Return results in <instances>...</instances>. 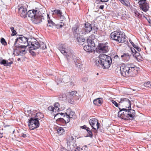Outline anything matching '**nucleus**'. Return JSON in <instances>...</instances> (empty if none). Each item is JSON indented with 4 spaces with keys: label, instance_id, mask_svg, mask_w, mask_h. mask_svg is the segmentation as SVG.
Wrapping results in <instances>:
<instances>
[{
    "label": "nucleus",
    "instance_id": "f257e3e1",
    "mask_svg": "<svg viewBox=\"0 0 151 151\" xmlns=\"http://www.w3.org/2000/svg\"><path fill=\"white\" fill-rule=\"evenodd\" d=\"M112 59L111 57L104 54L99 55L94 62L95 64L97 66L101 65L104 69L109 68L112 63Z\"/></svg>",
    "mask_w": 151,
    "mask_h": 151
},
{
    "label": "nucleus",
    "instance_id": "f03ea898",
    "mask_svg": "<svg viewBox=\"0 0 151 151\" xmlns=\"http://www.w3.org/2000/svg\"><path fill=\"white\" fill-rule=\"evenodd\" d=\"M134 65L129 64L122 65L120 67L121 74L122 76L126 78L133 77L136 71Z\"/></svg>",
    "mask_w": 151,
    "mask_h": 151
},
{
    "label": "nucleus",
    "instance_id": "7ed1b4c3",
    "mask_svg": "<svg viewBox=\"0 0 151 151\" xmlns=\"http://www.w3.org/2000/svg\"><path fill=\"white\" fill-rule=\"evenodd\" d=\"M135 115V110L132 109L131 107L125 109L120 108V111L118 113L119 117L124 119L129 118V119L132 120L134 118Z\"/></svg>",
    "mask_w": 151,
    "mask_h": 151
},
{
    "label": "nucleus",
    "instance_id": "20e7f679",
    "mask_svg": "<svg viewBox=\"0 0 151 151\" xmlns=\"http://www.w3.org/2000/svg\"><path fill=\"white\" fill-rule=\"evenodd\" d=\"M119 108L120 109H126L131 107V102L130 100L127 98H122L120 99L119 102Z\"/></svg>",
    "mask_w": 151,
    "mask_h": 151
},
{
    "label": "nucleus",
    "instance_id": "39448f33",
    "mask_svg": "<svg viewBox=\"0 0 151 151\" xmlns=\"http://www.w3.org/2000/svg\"><path fill=\"white\" fill-rule=\"evenodd\" d=\"M28 125L30 129L33 130L39 127L40 123L39 120L32 117L29 120Z\"/></svg>",
    "mask_w": 151,
    "mask_h": 151
},
{
    "label": "nucleus",
    "instance_id": "423d86ee",
    "mask_svg": "<svg viewBox=\"0 0 151 151\" xmlns=\"http://www.w3.org/2000/svg\"><path fill=\"white\" fill-rule=\"evenodd\" d=\"M47 16L48 19L47 20L48 23L47 24V26L48 27H50V28L55 27L57 29H59L62 28L64 25V24L63 22H61L60 24H56L50 19L48 14H47Z\"/></svg>",
    "mask_w": 151,
    "mask_h": 151
},
{
    "label": "nucleus",
    "instance_id": "0eeeda50",
    "mask_svg": "<svg viewBox=\"0 0 151 151\" xmlns=\"http://www.w3.org/2000/svg\"><path fill=\"white\" fill-rule=\"evenodd\" d=\"M91 24H85L84 28L83 29L84 32H81L82 34H85L86 32H89L91 31L92 33H95V32L97 31V28L96 27H93Z\"/></svg>",
    "mask_w": 151,
    "mask_h": 151
},
{
    "label": "nucleus",
    "instance_id": "6e6552de",
    "mask_svg": "<svg viewBox=\"0 0 151 151\" xmlns=\"http://www.w3.org/2000/svg\"><path fill=\"white\" fill-rule=\"evenodd\" d=\"M139 6L140 9L146 12L149 8V4L146 1V0H140L138 1Z\"/></svg>",
    "mask_w": 151,
    "mask_h": 151
},
{
    "label": "nucleus",
    "instance_id": "1a4fd4ad",
    "mask_svg": "<svg viewBox=\"0 0 151 151\" xmlns=\"http://www.w3.org/2000/svg\"><path fill=\"white\" fill-rule=\"evenodd\" d=\"M89 123L92 129L95 130V132L96 133L100 125V124L98 122L97 119L95 118L91 119L89 120Z\"/></svg>",
    "mask_w": 151,
    "mask_h": 151
},
{
    "label": "nucleus",
    "instance_id": "9d476101",
    "mask_svg": "<svg viewBox=\"0 0 151 151\" xmlns=\"http://www.w3.org/2000/svg\"><path fill=\"white\" fill-rule=\"evenodd\" d=\"M65 47V46L64 45L61 44L59 47V49L62 54L67 57L68 60L69 56L70 57L69 59H70V56H72L73 57V56H74V55L70 54L69 52V50Z\"/></svg>",
    "mask_w": 151,
    "mask_h": 151
},
{
    "label": "nucleus",
    "instance_id": "9b49d317",
    "mask_svg": "<svg viewBox=\"0 0 151 151\" xmlns=\"http://www.w3.org/2000/svg\"><path fill=\"white\" fill-rule=\"evenodd\" d=\"M107 43H99L98 46V49L100 52L106 53L108 52L109 48L107 45Z\"/></svg>",
    "mask_w": 151,
    "mask_h": 151
},
{
    "label": "nucleus",
    "instance_id": "f8f14e48",
    "mask_svg": "<svg viewBox=\"0 0 151 151\" xmlns=\"http://www.w3.org/2000/svg\"><path fill=\"white\" fill-rule=\"evenodd\" d=\"M33 9L30 10L28 12L27 15L29 17H30L31 20L32 21H33L34 19H35V17L36 16H37V14H39L38 10L36 9Z\"/></svg>",
    "mask_w": 151,
    "mask_h": 151
},
{
    "label": "nucleus",
    "instance_id": "ddd939ff",
    "mask_svg": "<svg viewBox=\"0 0 151 151\" xmlns=\"http://www.w3.org/2000/svg\"><path fill=\"white\" fill-rule=\"evenodd\" d=\"M19 14L20 16L24 18L27 16V10L26 7L24 6H21L18 8Z\"/></svg>",
    "mask_w": 151,
    "mask_h": 151
},
{
    "label": "nucleus",
    "instance_id": "4468645a",
    "mask_svg": "<svg viewBox=\"0 0 151 151\" xmlns=\"http://www.w3.org/2000/svg\"><path fill=\"white\" fill-rule=\"evenodd\" d=\"M17 42L22 44H26V45L28 46V43L29 41H28L27 38L21 35L19 38H17Z\"/></svg>",
    "mask_w": 151,
    "mask_h": 151
},
{
    "label": "nucleus",
    "instance_id": "2eb2a0df",
    "mask_svg": "<svg viewBox=\"0 0 151 151\" xmlns=\"http://www.w3.org/2000/svg\"><path fill=\"white\" fill-rule=\"evenodd\" d=\"M27 46L25 45H18L16 46V47L19 49L18 52H19V54L20 55L24 54L26 53L25 50Z\"/></svg>",
    "mask_w": 151,
    "mask_h": 151
},
{
    "label": "nucleus",
    "instance_id": "dca6fc26",
    "mask_svg": "<svg viewBox=\"0 0 151 151\" xmlns=\"http://www.w3.org/2000/svg\"><path fill=\"white\" fill-rule=\"evenodd\" d=\"M28 46L29 47L33 48L34 49H36L39 48L40 47V43L37 41L34 42L30 41L28 43Z\"/></svg>",
    "mask_w": 151,
    "mask_h": 151
},
{
    "label": "nucleus",
    "instance_id": "f3484780",
    "mask_svg": "<svg viewBox=\"0 0 151 151\" xmlns=\"http://www.w3.org/2000/svg\"><path fill=\"white\" fill-rule=\"evenodd\" d=\"M25 115L29 117L32 118L35 117L36 111L33 109H28L27 112H25Z\"/></svg>",
    "mask_w": 151,
    "mask_h": 151
},
{
    "label": "nucleus",
    "instance_id": "a211bd4d",
    "mask_svg": "<svg viewBox=\"0 0 151 151\" xmlns=\"http://www.w3.org/2000/svg\"><path fill=\"white\" fill-rule=\"evenodd\" d=\"M37 14V16L35 17V19L33 20L34 22H35L37 24L40 23L41 22H42L44 19V17L43 15H40V13Z\"/></svg>",
    "mask_w": 151,
    "mask_h": 151
},
{
    "label": "nucleus",
    "instance_id": "6ab92c4d",
    "mask_svg": "<svg viewBox=\"0 0 151 151\" xmlns=\"http://www.w3.org/2000/svg\"><path fill=\"white\" fill-rule=\"evenodd\" d=\"M95 40V35H92L89 36L87 39V41L88 44L91 45L93 46H95V45L94 41Z\"/></svg>",
    "mask_w": 151,
    "mask_h": 151
},
{
    "label": "nucleus",
    "instance_id": "aec40b11",
    "mask_svg": "<svg viewBox=\"0 0 151 151\" xmlns=\"http://www.w3.org/2000/svg\"><path fill=\"white\" fill-rule=\"evenodd\" d=\"M59 115H63V117L65 122V124L68 123L70 121V119H71L70 117H69L66 114H65V113H57L54 116L55 119V118L57 117V116Z\"/></svg>",
    "mask_w": 151,
    "mask_h": 151
},
{
    "label": "nucleus",
    "instance_id": "412c9836",
    "mask_svg": "<svg viewBox=\"0 0 151 151\" xmlns=\"http://www.w3.org/2000/svg\"><path fill=\"white\" fill-rule=\"evenodd\" d=\"M118 40L116 41L122 43L125 41V34L122 32H120V34L118 37Z\"/></svg>",
    "mask_w": 151,
    "mask_h": 151
},
{
    "label": "nucleus",
    "instance_id": "4be33fe9",
    "mask_svg": "<svg viewBox=\"0 0 151 151\" xmlns=\"http://www.w3.org/2000/svg\"><path fill=\"white\" fill-rule=\"evenodd\" d=\"M72 30L73 35L75 37H78L79 35V29L77 25H75L72 28Z\"/></svg>",
    "mask_w": 151,
    "mask_h": 151
},
{
    "label": "nucleus",
    "instance_id": "5701e85b",
    "mask_svg": "<svg viewBox=\"0 0 151 151\" xmlns=\"http://www.w3.org/2000/svg\"><path fill=\"white\" fill-rule=\"evenodd\" d=\"M120 32L117 31H115L112 32L110 35L111 38L112 40L116 41L118 40V37L120 34Z\"/></svg>",
    "mask_w": 151,
    "mask_h": 151
},
{
    "label": "nucleus",
    "instance_id": "b1692460",
    "mask_svg": "<svg viewBox=\"0 0 151 151\" xmlns=\"http://www.w3.org/2000/svg\"><path fill=\"white\" fill-rule=\"evenodd\" d=\"M132 12L134 13L135 17H138L139 18H141L142 17V14L143 13L142 12V14H141L138 11V9H137L136 8H133L132 9Z\"/></svg>",
    "mask_w": 151,
    "mask_h": 151
},
{
    "label": "nucleus",
    "instance_id": "393cba45",
    "mask_svg": "<svg viewBox=\"0 0 151 151\" xmlns=\"http://www.w3.org/2000/svg\"><path fill=\"white\" fill-rule=\"evenodd\" d=\"M95 46H92L91 45L88 44V45L84 46V50L87 52H91L93 51V47Z\"/></svg>",
    "mask_w": 151,
    "mask_h": 151
},
{
    "label": "nucleus",
    "instance_id": "a878e982",
    "mask_svg": "<svg viewBox=\"0 0 151 151\" xmlns=\"http://www.w3.org/2000/svg\"><path fill=\"white\" fill-rule=\"evenodd\" d=\"M74 62L76 67L81 69V68L82 66V65L81 64V62L80 59L79 58H76Z\"/></svg>",
    "mask_w": 151,
    "mask_h": 151
},
{
    "label": "nucleus",
    "instance_id": "bb28decb",
    "mask_svg": "<svg viewBox=\"0 0 151 151\" xmlns=\"http://www.w3.org/2000/svg\"><path fill=\"white\" fill-rule=\"evenodd\" d=\"M13 63V62L11 61L8 62L6 60L2 59H0V64L3 65L5 66H9Z\"/></svg>",
    "mask_w": 151,
    "mask_h": 151
},
{
    "label": "nucleus",
    "instance_id": "cd10ccee",
    "mask_svg": "<svg viewBox=\"0 0 151 151\" xmlns=\"http://www.w3.org/2000/svg\"><path fill=\"white\" fill-rule=\"evenodd\" d=\"M122 59L124 61H128L130 59V56L128 53H125L121 55Z\"/></svg>",
    "mask_w": 151,
    "mask_h": 151
},
{
    "label": "nucleus",
    "instance_id": "c85d7f7f",
    "mask_svg": "<svg viewBox=\"0 0 151 151\" xmlns=\"http://www.w3.org/2000/svg\"><path fill=\"white\" fill-rule=\"evenodd\" d=\"M131 51L132 52L133 55L136 58H141V56L140 55V53L139 52H137L135 49L134 48H131Z\"/></svg>",
    "mask_w": 151,
    "mask_h": 151
},
{
    "label": "nucleus",
    "instance_id": "c756f323",
    "mask_svg": "<svg viewBox=\"0 0 151 151\" xmlns=\"http://www.w3.org/2000/svg\"><path fill=\"white\" fill-rule=\"evenodd\" d=\"M102 100L101 98H98L94 99L93 101V104L99 106L102 103Z\"/></svg>",
    "mask_w": 151,
    "mask_h": 151
},
{
    "label": "nucleus",
    "instance_id": "7c9ffc66",
    "mask_svg": "<svg viewBox=\"0 0 151 151\" xmlns=\"http://www.w3.org/2000/svg\"><path fill=\"white\" fill-rule=\"evenodd\" d=\"M17 42V38H13L12 39H10L9 40V43L11 45H13L15 46V47H16V46H17L18 45Z\"/></svg>",
    "mask_w": 151,
    "mask_h": 151
},
{
    "label": "nucleus",
    "instance_id": "2f4dec72",
    "mask_svg": "<svg viewBox=\"0 0 151 151\" xmlns=\"http://www.w3.org/2000/svg\"><path fill=\"white\" fill-rule=\"evenodd\" d=\"M65 114H66L67 115L69 116V117H70L71 118H73V116L74 115L75 113L73 111L70 109H68L65 113Z\"/></svg>",
    "mask_w": 151,
    "mask_h": 151
},
{
    "label": "nucleus",
    "instance_id": "473e14b6",
    "mask_svg": "<svg viewBox=\"0 0 151 151\" xmlns=\"http://www.w3.org/2000/svg\"><path fill=\"white\" fill-rule=\"evenodd\" d=\"M44 117L43 114L41 113H36L35 118L38 120H40Z\"/></svg>",
    "mask_w": 151,
    "mask_h": 151
},
{
    "label": "nucleus",
    "instance_id": "72a5a7b5",
    "mask_svg": "<svg viewBox=\"0 0 151 151\" xmlns=\"http://www.w3.org/2000/svg\"><path fill=\"white\" fill-rule=\"evenodd\" d=\"M119 0L122 4L126 6H130V2L128 0Z\"/></svg>",
    "mask_w": 151,
    "mask_h": 151
},
{
    "label": "nucleus",
    "instance_id": "f704fd0d",
    "mask_svg": "<svg viewBox=\"0 0 151 151\" xmlns=\"http://www.w3.org/2000/svg\"><path fill=\"white\" fill-rule=\"evenodd\" d=\"M62 79L63 82L67 83L70 81V77L67 75H65L63 76Z\"/></svg>",
    "mask_w": 151,
    "mask_h": 151
},
{
    "label": "nucleus",
    "instance_id": "c9c22d12",
    "mask_svg": "<svg viewBox=\"0 0 151 151\" xmlns=\"http://www.w3.org/2000/svg\"><path fill=\"white\" fill-rule=\"evenodd\" d=\"M129 42L136 49L135 50H137L138 52H140L141 51V49L137 45L134 44L131 40H130Z\"/></svg>",
    "mask_w": 151,
    "mask_h": 151
},
{
    "label": "nucleus",
    "instance_id": "e433bc0d",
    "mask_svg": "<svg viewBox=\"0 0 151 151\" xmlns=\"http://www.w3.org/2000/svg\"><path fill=\"white\" fill-rule=\"evenodd\" d=\"M57 132L59 134L61 135L64 132V130L62 127H58L57 129Z\"/></svg>",
    "mask_w": 151,
    "mask_h": 151
},
{
    "label": "nucleus",
    "instance_id": "4c0bfd02",
    "mask_svg": "<svg viewBox=\"0 0 151 151\" xmlns=\"http://www.w3.org/2000/svg\"><path fill=\"white\" fill-rule=\"evenodd\" d=\"M144 86L147 88H151V82L147 81L144 84Z\"/></svg>",
    "mask_w": 151,
    "mask_h": 151
},
{
    "label": "nucleus",
    "instance_id": "58836bf2",
    "mask_svg": "<svg viewBox=\"0 0 151 151\" xmlns=\"http://www.w3.org/2000/svg\"><path fill=\"white\" fill-rule=\"evenodd\" d=\"M76 40L78 42H84L85 40L84 38L82 37H78L76 39Z\"/></svg>",
    "mask_w": 151,
    "mask_h": 151
},
{
    "label": "nucleus",
    "instance_id": "ea45409f",
    "mask_svg": "<svg viewBox=\"0 0 151 151\" xmlns=\"http://www.w3.org/2000/svg\"><path fill=\"white\" fill-rule=\"evenodd\" d=\"M86 131L88 132V135L87 136L91 138L92 137L93 134L91 131L90 130V129H87Z\"/></svg>",
    "mask_w": 151,
    "mask_h": 151
},
{
    "label": "nucleus",
    "instance_id": "a19ab883",
    "mask_svg": "<svg viewBox=\"0 0 151 151\" xmlns=\"http://www.w3.org/2000/svg\"><path fill=\"white\" fill-rule=\"evenodd\" d=\"M40 47L42 49H45L46 48L45 44L43 42H42L40 44Z\"/></svg>",
    "mask_w": 151,
    "mask_h": 151
},
{
    "label": "nucleus",
    "instance_id": "79ce46f5",
    "mask_svg": "<svg viewBox=\"0 0 151 151\" xmlns=\"http://www.w3.org/2000/svg\"><path fill=\"white\" fill-rule=\"evenodd\" d=\"M10 29L12 32L11 35L12 36L15 35L17 34V32L14 29V27H10Z\"/></svg>",
    "mask_w": 151,
    "mask_h": 151
},
{
    "label": "nucleus",
    "instance_id": "37998d69",
    "mask_svg": "<svg viewBox=\"0 0 151 151\" xmlns=\"http://www.w3.org/2000/svg\"><path fill=\"white\" fill-rule=\"evenodd\" d=\"M53 12L55 13L56 14H58L60 16H62V13L60 10H54Z\"/></svg>",
    "mask_w": 151,
    "mask_h": 151
},
{
    "label": "nucleus",
    "instance_id": "c03bdc74",
    "mask_svg": "<svg viewBox=\"0 0 151 151\" xmlns=\"http://www.w3.org/2000/svg\"><path fill=\"white\" fill-rule=\"evenodd\" d=\"M1 42L2 45L5 46L7 45V42L3 38H1Z\"/></svg>",
    "mask_w": 151,
    "mask_h": 151
},
{
    "label": "nucleus",
    "instance_id": "a18cd8bd",
    "mask_svg": "<svg viewBox=\"0 0 151 151\" xmlns=\"http://www.w3.org/2000/svg\"><path fill=\"white\" fill-rule=\"evenodd\" d=\"M111 102L115 106L117 107H118L119 109V104H118L116 101L114 100L111 101Z\"/></svg>",
    "mask_w": 151,
    "mask_h": 151
},
{
    "label": "nucleus",
    "instance_id": "49530a36",
    "mask_svg": "<svg viewBox=\"0 0 151 151\" xmlns=\"http://www.w3.org/2000/svg\"><path fill=\"white\" fill-rule=\"evenodd\" d=\"M57 122H60L63 123H65V122L63 118H59L57 119Z\"/></svg>",
    "mask_w": 151,
    "mask_h": 151
},
{
    "label": "nucleus",
    "instance_id": "de8ad7c7",
    "mask_svg": "<svg viewBox=\"0 0 151 151\" xmlns=\"http://www.w3.org/2000/svg\"><path fill=\"white\" fill-rule=\"evenodd\" d=\"M60 99L63 100L66 99V96L65 94H63L59 97Z\"/></svg>",
    "mask_w": 151,
    "mask_h": 151
},
{
    "label": "nucleus",
    "instance_id": "09e8293b",
    "mask_svg": "<svg viewBox=\"0 0 151 151\" xmlns=\"http://www.w3.org/2000/svg\"><path fill=\"white\" fill-rule=\"evenodd\" d=\"M74 139V138L72 136H70L69 137V140H68V142L69 143H70V142L73 141Z\"/></svg>",
    "mask_w": 151,
    "mask_h": 151
},
{
    "label": "nucleus",
    "instance_id": "8fccbe9b",
    "mask_svg": "<svg viewBox=\"0 0 151 151\" xmlns=\"http://www.w3.org/2000/svg\"><path fill=\"white\" fill-rule=\"evenodd\" d=\"M62 81L63 80L62 79H61L60 78H57V79L56 80V81L57 82V84H58L59 83H60L62 82Z\"/></svg>",
    "mask_w": 151,
    "mask_h": 151
},
{
    "label": "nucleus",
    "instance_id": "3c124183",
    "mask_svg": "<svg viewBox=\"0 0 151 151\" xmlns=\"http://www.w3.org/2000/svg\"><path fill=\"white\" fill-rule=\"evenodd\" d=\"M127 17V15L126 14H125V13H123L122 14V15L121 18L122 19H125Z\"/></svg>",
    "mask_w": 151,
    "mask_h": 151
},
{
    "label": "nucleus",
    "instance_id": "603ef678",
    "mask_svg": "<svg viewBox=\"0 0 151 151\" xmlns=\"http://www.w3.org/2000/svg\"><path fill=\"white\" fill-rule=\"evenodd\" d=\"M69 93L70 95L72 96H73L76 95L77 93V91H73L70 92H69Z\"/></svg>",
    "mask_w": 151,
    "mask_h": 151
},
{
    "label": "nucleus",
    "instance_id": "864d4df0",
    "mask_svg": "<svg viewBox=\"0 0 151 151\" xmlns=\"http://www.w3.org/2000/svg\"><path fill=\"white\" fill-rule=\"evenodd\" d=\"M48 110L50 111H53L54 112V107L52 106H49L48 108Z\"/></svg>",
    "mask_w": 151,
    "mask_h": 151
},
{
    "label": "nucleus",
    "instance_id": "5fc2aeb1",
    "mask_svg": "<svg viewBox=\"0 0 151 151\" xmlns=\"http://www.w3.org/2000/svg\"><path fill=\"white\" fill-rule=\"evenodd\" d=\"M81 128L83 129H85L87 130V129H89V128L86 127V125H84L83 126H81Z\"/></svg>",
    "mask_w": 151,
    "mask_h": 151
},
{
    "label": "nucleus",
    "instance_id": "6e6d98bb",
    "mask_svg": "<svg viewBox=\"0 0 151 151\" xmlns=\"http://www.w3.org/2000/svg\"><path fill=\"white\" fill-rule=\"evenodd\" d=\"M68 101L69 103L71 104H73L74 103L73 100L72 98H70L69 99L68 98Z\"/></svg>",
    "mask_w": 151,
    "mask_h": 151
},
{
    "label": "nucleus",
    "instance_id": "4d7b16f0",
    "mask_svg": "<svg viewBox=\"0 0 151 151\" xmlns=\"http://www.w3.org/2000/svg\"><path fill=\"white\" fill-rule=\"evenodd\" d=\"M88 78L86 77H84L82 79V81L84 82H87L88 81Z\"/></svg>",
    "mask_w": 151,
    "mask_h": 151
},
{
    "label": "nucleus",
    "instance_id": "13d9d810",
    "mask_svg": "<svg viewBox=\"0 0 151 151\" xmlns=\"http://www.w3.org/2000/svg\"><path fill=\"white\" fill-rule=\"evenodd\" d=\"M30 53L33 56L35 55V52H34L32 50H29Z\"/></svg>",
    "mask_w": 151,
    "mask_h": 151
},
{
    "label": "nucleus",
    "instance_id": "bf43d9fd",
    "mask_svg": "<svg viewBox=\"0 0 151 151\" xmlns=\"http://www.w3.org/2000/svg\"><path fill=\"white\" fill-rule=\"evenodd\" d=\"M54 111L56 112V111H58L59 110V107H54Z\"/></svg>",
    "mask_w": 151,
    "mask_h": 151
},
{
    "label": "nucleus",
    "instance_id": "052dcab7",
    "mask_svg": "<svg viewBox=\"0 0 151 151\" xmlns=\"http://www.w3.org/2000/svg\"><path fill=\"white\" fill-rule=\"evenodd\" d=\"M98 1H99V2H107L109 0H96Z\"/></svg>",
    "mask_w": 151,
    "mask_h": 151
},
{
    "label": "nucleus",
    "instance_id": "680f3d73",
    "mask_svg": "<svg viewBox=\"0 0 151 151\" xmlns=\"http://www.w3.org/2000/svg\"><path fill=\"white\" fill-rule=\"evenodd\" d=\"M54 106L55 107H59L60 105L58 103H55Z\"/></svg>",
    "mask_w": 151,
    "mask_h": 151
},
{
    "label": "nucleus",
    "instance_id": "e2e57ef3",
    "mask_svg": "<svg viewBox=\"0 0 151 151\" xmlns=\"http://www.w3.org/2000/svg\"><path fill=\"white\" fill-rule=\"evenodd\" d=\"M61 151H68L67 149L64 147H63L61 149Z\"/></svg>",
    "mask_w": 151,
    "mask_h": 151
},
{
    "label": "nucleus",
    "instance_id": "0e129e2a",
    "mask_svg": "<svg viewBox=\"0 0 151 151\" xmlns=\"http://www.w3.org/2000/svg\"><path fill=\"white\" fill-rule=\"evenodd\" d=\"M21 136H22L24 138L27 137V135L26 134L22 133V134H21Z\"/></svg>",
    "mask_w": 151,
    "mask_h": 151
},
{
    "label": "nucleus",
    "instance_id": "69168bd1",
    "mask_svg": "<svg viewBox=\"0 0 151 151\" xmlns=\"http://www.w3.org/2000/svg\"><path fill=\"white\" fill-rule=\"evenodd\" d=\"M104 7V6L101 5L99 6V8L101 9H103Z\"/></svg>",
    "mask_w": 151,
    "mask_h": 151
},
{
    "label": "nucleus",
    "instance_id": "338daca9",
    "mask_svg": "<svg viewBox=\"0 0 151 151\" xmlns=\"http://www.w3.org/2000/svg\"><path fill=\"white\" fill-rule=\"evenodd\" d=\"M3 137V134L2 133H0V137L2 138Z\"/></svg>",
    "mask_w": 151,
    "mask_h": 151
},
{
    "label": "nucleus",
    "instance_id": "774afa93",
    "mask_svg": "<svg viewBox=\"0 0 151 151\" xmlns=\"http://www.w3.org/2000/svg\"><path fill=\"white\" fill-rule=\"evenodd\" d=\"M60 115H59L58 116H57V117L55 118V119H58L59 118H60Z\"/></svg>",
    "mask_w": 151,
    "mask_h": 151
}]
</instances>
